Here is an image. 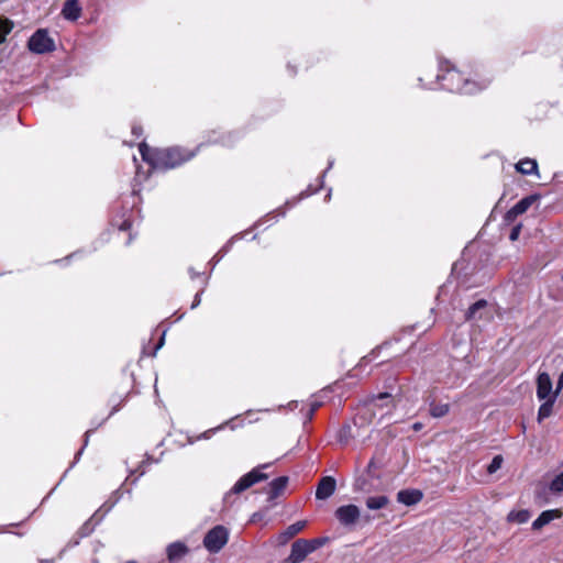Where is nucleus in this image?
Listing matches in <instances>:
<instances>
[{"label":"nucleus","mask_w":563,"mask_h":563,"mask_svg":"<svg viewBox=\"0 0 563 563\" xmlns=\"http://www.w3.org/2000/svg\"><path fill=\"white\" fill-rule=\"evenodd\" d=\"M440 73L437 75V80L423 85L428 89H437L438 85L444 90L457 93H475L484 89L487 84L479 85L474 80L465 78L457 69L451 66L450 62L444 60L439 63Z\"/></svg>","instance_id":"f257e3e1"},{"label":"nucleus","mask_w":563,"mask_h":563,"mask_svg":"<svg viewBox=\"0 0 563 563\" xmlns=\"http://www.w3.org/2000/svg\"><path fill=\"white\" fill-rule=\"evenodd\" d=\"M139 151L143 161L153 169L161 170L175 168L195 156V152L181 147L151 148L145 143L140 144Z\"/></svg>","instance_id":"f03ea898"},{"label":"nucleus","mask_w":563,"mask_h":563,"mask_svg":"<svg viewBox=\"0 0 563 563\" xmlns=\"http://www.w3.org/2000/svg\"><path fill=\"white\" fill-rule=\"evenodd\" d=\"M267 476L264 473H261L257 468H253L247 474L243 475L233 487L224 495L223 501L224 504H231L230 500L233 495H238L253 486L254 484L265 479Z\"/></svg>","instance_id":"7ed1b4c3"},{"label":"nucleus","mask_w":563,"mask_h":563,"mask_svg":"<svg viewBox=\"0 0 563 563\" xmlns=\"http://www.w3.org/2000/svg\"><path fill=\"white\" fill-rule=\"evenodd\" d=\"M229 541V530L221 525L210 529L203 538V547L210 553H218Z\"/></svg>","instance_id":"20e7f679"},{"label":"nucleus","mask_w":563,"mask_h":563,"mask_svg":"<svg viewBox=\"0 0 563 563\" xmlns=\"http://www.w3.org/2000/svg\"><path fill=\"white\" fill-rule=\"evenodd\" d=\"M27 48L35 54H45L55 49V43L46 30L38 29L29 38Z\"/></svg>","instance_id":"39448f33"},{"label":"nucleus","mask_w":563,"mask_h":563,"mask_svg":"<svg viewBox=\"0 0 563 563\" xmlns=\"http://www.w3.org/2000/svg\"><path fill=\"white\" fill-rule=\"evenodd\" d=\"M314 551V547L308 543L306 539H298L291 544V551L288 556L290 563H301L308 554Z\"/></svg>","instance_id":"423d86ee"},{"label":"nucleus","mask_w":563,"mask_h":563,"mask_svg":"<svg viewBox=\"0 0 563 563\" xmlns=\"http://www.w3.org/2000/svg\"><path fill=\"white\" fill-rule=\"evenodd\" d=\"M360 516L358 507L352 504L341 506L335 510V518L345 527L355 525Z\"/></svg>","instance_id":"0eeeda50"},{"label":"nucleus","mask_w":563,"mask_h":563,"mask_svg":"<svg viewBox=\"0 0 563 563\" xmlns=\"http://www.w3.org/2000/svg\"><path fill=\"white\" fill-rule=\"evenodd\" d=\"M552 396L558 398L559 394H556V389L553 390L550 375L545 372L539 373L537 377V398L539 400H544Z\"/></svg>","instance_id":"6e6552de"},{"label":"nucleus","mask_w":563,"mask_h":563,"mask_svg":"<svg viewBox=\"0 0 563 563\" xmlns=\"http://www.w3.org/2000/svg\"><path fill=\"white\" fill-rule=\"evenodd\" d=\"M538 200V195H530L520 199L510 210H508L506 213V219L512 220L516 217L525 213Z\"/></svg>","instance_id":"1a4fd4ad"},{"label":"nucleus","mask_w":563,"mask_h":563,"mask_svg":"<svg viewBox=\"0 0 563 563\" xmlns=\"http://www.w3.org/2000/svg\"><path fill=\"white\" fill-rule=\"evenodd\" d=\"M336 483L331 476L322 477L316 489V498L320 500L328 499L335 492Z\"/></svg>","instance_id":"9d476101"},{"label":"nucleus","mask_w":563,"mask_h":563,"mask_svg":"<svg viewBox=\"0 0 563 563\" xmlns=\"http://www.w3.org/2000/svg\"><path fill=\"white\" fill-rule=\"evenodd\" d=\"M423 494L418 489H402L397 494V500L406 506H412L421 501Z\"/></svg>","instance_id":"9b49d317"},{"label":"nucleus","mask_w":563,"mask_h":563,"mask_svg":"<svg viewBox=\"0 0 563 563\" xmlns=\"http://www.w3.org/2000/svg\"><path fill=\"white\" fill-rule=\"evenodd\" d=\"M288 484V477L287 476H279L275 479H273L267 489L268 494V500H274L277 498L286 488Z\"/></svg>","instance_id":"f8f14e48"},{"label":"nucleus","mask_w":563,"mask_h":563,"mask_svg":"<svg viewBox=\"0 0 563 563\" xmlns=\"http://www.w3.org/2000/svg\"><path fill=\"white\" fill-rule=\"evenodd\" d=\"M81 8L78 0H66L62 10L63 16L69 21H76L80 16Z\"/></svg>","instance_id":"ddd939ff"},{"label":"nucleus","mask_w":563,"mask_h":563,"mask_svg":"<svg viewBox=\"0 0 563 563\" xmlns=\"http://www.w3.org/2000/svg\"><path fill=\"white\" fill-rule=\"evenodd\" d=\"M560 517H561V512L558 509L545 510V511L541 512V515L532 522V528L534 530H539L542 527H544L545 525H548L549 522H551L552 520L560 518Z\"/></svg>","instance_id":"4468645a"},{"label":"nucleus","mask_w":563,"mask_h":563,"mask_svg":"<svg viewBox=\"0 0 563 563\" xmlns=\"http://www.w3.org/2000/svg\"><path fill=\"white\" fill-rule=\"evenodd\" d=\"M307 522L305 520L297 521L286 528L284 532H282L278 537L280 543H286L290 539H292L296 534H298L305 527Z\"/></svg>","instance_id":"2eb2a0df"},{"label":"nucleus","mask_w":563,"mask_h":563,"mask_svg":"<svg viewBox=\"0 0 563 563\" xmlns=\"http://www.w3.org/2000/svg\"><path fill=\"white\" fill-rule=\"evenodd\" d=\"M167 559L173 562L180 559L188 552V548L183 542H173L167 547Z\"/></svg>","instance_id":"dca6fc26"},{"label":"nucleus","mask_w":563,"mask_h":563,"mask_svg":"<svg viewBox=\"0 0 563 563\" xmlns=\"http://www.w3.org/2000/svg\"><path fill=\"white\" fill-rule=\"evenodd\" d=\"M516 169L522 175H532L538 173V163L536 159L523 158L516 164Z\"/></svg>","instance_id":"f3484780"},{"label":"nucleus","mask_w":563,"mask_h":563,"mask_svg":"<svg viewBox=\"0 0 563 563\" xmlns=\"http://www.w3.org/2000/svg\"><path fill=\"white\" fill-rule=\"evenodd\" d=\"M555 400V396L542 400L543 402L541 404L538 410V421H542L552 415Z\"/></svg>","instance_id":"a211bd4d"},{"label":"nucleus","mask_w":563,"mask_h":563,"mask_svg":"<svg viewBox=\"0 0 563 563\" xmlns=\"http://www.w3.org/2000/svg\"><path fill=\"white\" fill-rule=\"evenodd\" d=\"M389 504V498L385 495L371 496L366 499V507L371 510L385 508Z\"/></svg>","instance_id":"6ab92c4d"},{"label":"nucleus","mask_w":563,"mask_h":563,"mask_svg":"<svg viewBox=\"0 0 563 563\" xmlns=\"http://www.w3.org/2000/svg\"><path fill=\"white\" fill-rule=\"evenodd\" d=\"M430 415L433 418H442L446 416L450 411L449 404H435L434 401L430 402Z\"/></svg>","instance_id":"aec40b11"},{"label":"nucleus","mask_w":563,"mask_h":563,"mask_svg":"<svg viewBox=\"0 0 563 563\" xmlns=\"http://www.w3.org/2000/svg\"><path fill=\"white\" fill-rule=\"evenodd\" d=\"M318 189H319V188H317V189H314V190H309V189H307L306 191H302V192L300 194V196H299L297 199H295V200H292V201H287V202L285 203V207H284V208L276 210V212H278V214H277V216H278V217H284V216L286 214V210H287V209H289V208H291L292 206H295L299 200H301V199H303V198H306V197H308V196L312 195L313 192L318 191Z\"/></svg>","instance_id":"412c9836"},{"label":"nucleus","mask_w":563,"mask_h":563,"mask_svg":"<svg viewBox=\"0 0 563 563\" xmlns=\"http://www.w3.org/2000/svg\"><path fill=\"white\" fill-rule=\"evenodd\" d=\"M487 306V301L484 299H479L476 302H474L467 310L465 317L466 320H474L477 319V312L482 309H484Z\"/></svg>","instance_id":"4be33fe9"},{"label":"nucleus","mask_w":563,"mask_h":563,"mask_svg":"<svg viewBox=\"0 0 563 563\" xmlns=\"http://www.w3.org/2000/svg\"><path fill=\"white\" fill-rule=\"evenodd\" d=\"M507 518L510 522L525 523L530 519V512L528 510L510 511Z\"/></svg>","instance_id":"5701e85b"},{"label":"nucleus","mask_w":563,"mask_h":563,"mask_svg":"<svg viewBox=\"0 0 563 563\" xmlns=\"http://www.w3.org/2000/svg\"><path fill=\"white\" fill-rule=\"evenodd\" d=\"M98 512H96L87 522L82 525L79 532L81 537H87L90 534L95 528V526L101 520L102 516L97 518Z\"/></svg>","instance_id":"b1692460"},{"label":"nucleus","mask_w":563,"mask_h":563,"mask_svg":"<svg viewBox=\"0 0 563 563\" xmlns=\"http://www.w3.org/2000/svg\"><path fill=\"white\" fill-rule=\"evenodd\" d=\"M549 489L553 494L563 493V471L552 479Z\"/></svg>","instance_id":"393cba45"},{"label":"nucleus","mask_w":563,"mask_h":563,"mask_svg":"<svg viewBox=\"0 0 563 563\" xmlns=\"http://www.w3.org/2000/svg\"><path fill=\"white\" fill-rule=\"evenodd\" d=\"M503 462H504V459L501 455L494 456L492 462L487 466V473L488 474L496 473L501 467Z\"/></svg>","instance_id":"a878e982"},{"label":"nucleus","mask_w":563,"mask_h":563,"mask_svg":"<svg viewBox=\"0 0 563 563\" xmlns=\"http://www.w3.org/2000/svg\"><path fill=\"white\" fill-rule=\"evenodd\" d=\"M125 214L122 216L123 220L118 221L115 218L112 219V225L118 227L120 231H128L131 229V221L129 218H124Z\"/></svg>","instance_id":"bb28decb"},{"label":"nucleus","mask_w":563,"mask_h":563,"mask_svg":"<svg viewBox=\"0 0 563 563\" xmlns=\"http://www.w3.org/2000/svg\"><path fill=\"white\" fill-rule=\"evenodd\" d=\"M13 29V22L9 19H1L0 20V34L5 37Z\"/></svg>","instance_id":"cd10ccee"},{"label":"nucleus","mask_w":563,"mask_h":563,"mask_svg":"<svg viewBox=\"0 0 563 563\" xmlns=\"http://www.w3.org/2000/svg\"><path fill=\"white\" fill-rule=\"evenodd\" d=\"M91 433H92V430H88V431H86V433H85V440H84V445H82V446H81V449L76 453V455H75V460H74V462L70 464V467H73V466H74V465L79 461V459H80V456H81V454H82V452H84L85 448H86V446H87V444H88L89 437H90V434H91Z\"/></svg>","instance_id":"c85d7f7f"},{"label":"nucleus","mask_w":563,"mask_h":563,"mask_svg":"<svg viewBox=\"0 0 563 563\" xmlns=\"http://www.w3.org/2000/svg\"><path fill=\"white\" fill-rule=\"evenodd\" d=\"M244 236V233L240 235L232 236L219 251V253L224 256L232 247L235 240L242 239Z\"/></svg>","instance_id":"c756f323"},{"label":"nucleus","mask_w":563,"mask_h":563,"mask_svg":"<svg viewBox=\"0 0 563 563\" xmlns=\"http://www.w3.org/2000/svg\"><path fill=\"white\" fill-rule=\"evenodd\" d=\"M234 140L232 133H228L227 135L221 136L220 140H209V143H221L222 145L225 146H231Z\"/></svg>","instance_id":"7c9ffc66"},{"label":"nucleus","mask_w":563,"mask_h":563,"mask_svg":"<svg viewBox=\"0 0 563 563\" xmlns=\"http://www.w3.org/2000/svg\"><path fill=\"white\" fill-rule=\"evenodd\" d=\"M520 231H521V224H517L515 225L511 231H510V234H509V239L511 241H516L518 240L519 238V234H520Z\"/></svg>","instance_id":"2f4dec72"},{"label":"nucleus","mask_w":563,"mask_h":563,"mask_svg":"<svg viewBox=\"0 0 563 563\" xmlns=\"http://www.w3.org/2000/svg\"><path fill=\"white\" fill-rule=\"evenodd\" d=\"M223 428V424L217 427V428H213V429H210V430H207L205 431L199 438L200 439H209L211 437V434H213L216 431L218 430H221Z\"/></svg>","instance_id":"473e14b6"},{"label":"nucleus","mask_w":563,"mask_h":563,"mask_svg":"<svg viewBox=\"0 0 563 563\" xmlns=\"http://www.w3.org/2000/svg\"><path fill=\"white\" fill-rule=\"evenodd\" d=\"M322 402L321 401H318V400H312L310 404H309V407H310V416H313L314 412L317 411V409L319 407H321Z\"/></svg>","instance_id":"72a5a7b5"},{"label":"nucleus","mask_w":563,"mask_h":563,"mask_svg":"<svg viewBox=\"0 0 563 563\" xmlns=\"http://www.w3.org/2000/svg\"><path fill=\"white\" fill-rule=\"evenodd\" d=\"M202 292H203V289L196 294L194 301L191 303V309H195L200 305Z\"/></svg>","instance_id":"f704fd0d"},{"label":"nucleus","mask_w":563,"mask_h":563,"mask_svg":"<svg viewBox=\"0 0 563 563\" xmlns=\"http://www.w3.org/2000/svg\"><path fill=\"white\" fill-rule=\"evenodd\" d=\"M222 255L218 252L212 258L211 261L209 262V264L211 265V269H213L216 267V265L222 260Z\"/></svg>","instance_id":"c9c22d12"},{"label":"nucleus","mask_w":563,"mask_h":563,"mask_svg":"<svg viewBox=\"0 0 563 563\" xmlns=\"http://www.w3.org/2000/svg\"><path fill=\"white\" fill-rule=\"evenodd\" d=\"M165 341V331L163 332L161 339L158 340V343L156 344L154 352L151 354L152 356L156 355V352L164 345Z\"/></svg>","instance_id":"e433bc0d"},{"label":"nucleus","mask_w":563,"mask_h":563,"mask_svg":"<svg viewBox=\"0 0 563 563\" xmlns=\"http://www.w3.org/2000/svg\"><path fill=\"white\" fill-rule=\"evenodd\" d=\"M308 543H310L312 547H314V551L321 547L323 543H324V540L323 539H312V540H308Z\"/></svg>","instance_id":"4c0bfd02"},{"label":"nucleus","mask_w":563,"mask_h":563,"mask_svg":"<svg viewBox=\"0 0 563 563\" xmlns=\"http://www.w3.org/2000/svg\"><path fill=\"white\" fill-rule=\"evenodd\" d=\"M563 390V372L560 374L556 382V394H560Z\"/></svg>","instance_id":"58836bf2"},{"label":"nucleus","mask_w":563,"mask_h":563,"mask_svg":"<svg viewBox=\"0 0 563 563\" xmlns=\"http://www.w3.org/2000/svg\"><path fill=\"white\" fill-rule=\"evenodd\" d=\"M333 164H334V161H333V159H330V161H329V164H328L327 169L324 170V173H323V174H322V176H321L319 188H321V187H322V185H323V178H324V175H325V173H327L329 169H331V168H332Z\"/></svg>","instance_id":"ea45409f"},{"label":"nucleus","mask_w":563,"mask_h":563,"mask_svg":"<svg viewBox=\"0 0 563 563\" xmlns=\"http://www.w3.org/2000/svg\"><path fill=\"white\" fill-rule=\"evenodd\" d=\"M373 355H374V352H372L371 354L364 356L361 362H360V366H363L365 364H367L368 362H371L373 360Z\"/></svg>","instance_id":"a19ab883"},{"label":"nucleus","mask_w":563,"mask_h":563,"mask_svg":"<svg viewBox=\"0 0 563 563\" xmlns=\"http://www.w3.org/2000/svg\"><path fill=\"white\" fill-rule=\"evenodd\" d=\"M390 398V395L388 393H382L379 394L376 398H375V401L378 402V401H383L385 399H389Z\"/></svg>","instance_id":"79ce46f5"},{"label":"nucleus","mask_w":563,"mask_h":563,"mask_svg":"<svg viewBox=\"0 0 563 563\" xmlns=\"http://www.w3.org/2000/svg\"><path fill=\"white\" fill-rule=\"evenodd\" d=\"M132 133L135 135V136H140L142 134V128L141 126H136L134 125L132 128Z\"/></svg>","instance_id":"37998d69"},{"label":"nucleus","mask_w":563,"mask_h":563,"mask_svg":"<svg viewBox=\"0 0 563 563\" xmlns=\"http://www.w3.org/2000/svg\"><path fill=\"white\" fill-rule=\"evenodd\" d=\"M147 462H148V459L143 461L142 464L140 465V467H139L141 470L140 476H142L145 473V464H147Z\"/></svg>","instance_id":"c03bdc74"},{"label":"nucleus","mask_w":563,"mask_h":563,"mask_svg":"<svg viewBox=\"0 0 563 563\" xmlns=\"http://www.w3.org/2000/svg\"><path fill=\"white\" fill-rule=\"evenodd\" d=\"M312 418H313V416H310V407H309L307 412H306V421H311Z\"/></svg>","instance_id":"a18cd8bd"},{"label":"nucleus","mask_w":563,"mask_h":563,"mask_svg":"<svg viewBox=\"0 0 563 563\" xmlns=\"http://www.w3.org/2000/svg\"><path fill=\"white\" fill-rule=\"evenodd\" d=\"M189 274L191 278H196L199 274L196 273L192 268H189Z\"/></svg>","instance_id":"49530a36"},{"label":"nucleus","mask_w":563,"mask_h":563,"mask_svg":"<svg viewBox=\"0 0 563 563\" xmlns=\"http://www.w3.org/2000/svg\"><path fill=\"white\" fill-rule=\"evenodd\" d=\"M421 428H422V424H421L420 422H416V423L413 424V429H415L416 431L420 430Z\"/></svg>","instance_id":"de8ad7c7"},{"label":"nucleus","mask_w":563,"mask_h":563,"mask_svg":"<svg viewBox=\"0 0 563 563\" xmlns=\"http://www.w3.org/2000/svg\"><path fill=\"white\" fill-rule=\"evenodd\" d=\"M258 518H261V516L258 514H254L251 520L255 522Z\"/></svg>","instance_id":"09e8293b"},{"label":"nucleus","mask_w":563,"mask_h":563,"mask_svg":"<svg viewBox=\"0 0 563 563\" xmlns=\"http://www.w3.org/2000/svg\"><path fill=\"white\" fill-rule=\"evenodd\" d=\"M5 41V37H3L2 34H0V44H2Z\"/></svg>","instance_id":"8fccbe9b"},{"label":"nucleus","mask_w":563,"mask_h":563,"mask_svg":"<svg viewBox=\"0 0 563 563\" xmlns=\"http://www.w3.org/2000/svg\"><path fill=\"white\" fill-rule=\"evenodd\" d=\"M40 563H51V561H48V560H41Z\"/></svg>","instance_id":"3c124183"},{"label":"nucleus","mask_w":563,"mask_h":563,"mask_svg":"<svg viewBox=\"0 0 563 563\" xmlns=\"http://www.w3.org/2000/svg\"><path fill=\"white\" fill-rule=\"evenodd\" d=\"M356 486H357L360 489H363V487L360 485L358 481L356 482Z\"/></svg>","instance_id":"603ef678"},{"label":"nucleus","mask_w":563,"mask_h":563,"mask_svg":"<svg viewBox=\"0 0 563 563\" xmlns=\"http://www.w3.org/2000/svg\"><path fill=\"white\" fill-rule=\"evenodd\" d=\"M297 405V401L289 402V406Z\"/></svg>","instance_id":"864d4df0"},{"label":"nucleus","mask_w":563,"mask_h":563,"mask_svg":"<svg viewBox=\"0 0 563 563\" xmlns=\"http://www.w3.org/2000/svg\"><path fill=\"white\" fill-rule=\"evenodd\" d=\"M125 563H137V562H135V561H126Z\"/></svg>","instance_id":"5fc2aeb1"}]
</instances>
